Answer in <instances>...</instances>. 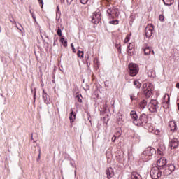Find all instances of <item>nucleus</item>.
<instances>
[{
    "label": "nucleus",
    "mask_w": 179,
    "mask_h": 179,
    "mask_svg": "<svg viewBox=\"0 0 179 179\" xmlns=\"http://www.w3.org/2000/svg\"><path fill=\"white\" fill-rule=\"evenodd\" d=\"M155 153H156L155 148H148L146 150L141 154V159H143V160H150V157L154 155Z\"/></svg>",
    "instance_id": "obj_1"
},
{
    "label": "nucleus",
    "mask_w": 179,
    "mask_h": 179,
    "mask_svg": "<svg viewBox=\"0 0 179 179\" xmlns=\"http://www.w3.org/2000/svg\"><path fill=\"white\" fill-rule=\"evenodd\" d=\"M152 89H153V85L150 83H144L143 85V92L146 97H150L152 95Z\"/></svg>",
    "instance_id": "obj_2"
},
{
    "label": "nucleus",
    "mask_w": 179,
    "mask_h": 179,
    "mask_svg": "<svg viewBox=\"0 0 179 179\" xmlns=\"http://www.w3.org/2000/svg\"><path fill=\"white\" fill-rule=\"evenodd\" d=\"M150 176L152 179H159L162 177V171L159 167L155 166L150 171Z\"/></svg>",
    "instance_id": "obj_3"
},
{
    "label": "nucleus",
    "mask_w": 179,
    "mask_h": 179,
    "mask_svg": "<svg viewBox=\"0 0 179 179\" xmlns=\"http://www.w3.org/2000/svg\"><path fill=\"white\" fill-rule=\"evenodd\" d=\"M129 69L131 76H136V75H138V72L139 71L138 65L134 63L129 64Z\"/></svg>",
    "instance_id": "obj_4"
},
{
    "label": "nucleus",
    "mask_w": 179,
    "mask_h": 179,
    "mask_svg": "<svg viewBox=\"0 0 179 179\" xmlns=\"http://www.w3.org/2000/svg\"><path fill=\"white\" fill-rule=\"evenodd\" d=\"M148 108L150 113H156L157 111V101L151 100L148 104Z\"/></svg>",
    "instance_id": "obj_5"
},
{
    "label": "nucleus",
    "mask_w": 179,
    "mask_h": 179,
    "mask_svg": "<svg viewBox=\"0 0 179 179\" xmlns=\"http://www.w3.org/2000/svg\"><path fill=\"white\" fill-rule=\"evenodd\" d=\"M101 20V14L99 12H95L93 13L92 22L94 24H97Z\"/></svg>",
    "instance_id": "obj_6"
},
{
    "label": "nucleus",
    "mask_w": 179,
    "mask_h": 179,
    "mask_svg": "<svg viewBox=\"0 0 179 179\" xmlns=\"http://www.w3.org/2000/svg\"><path fill=\"white\" fill-rule=\"evenodd\" d=\"M107 13L109 14L110 17L112 19L114 17H118L120 15V11L116 8H109L107 10Z\"/></svg>",
    "instance_id": "obj_7"
},
{
    "label": "nucleus",
    "mask_w": 179,
    "mask_h": 179,
    "mask_svg": "<svg viewBox=\"0 0 179 179\" xmlns=\"http://www.w3.org/2000/svg\"><path fill=\"white\" fill-rule=\"evenodd\" d=\"M153 30H155V27H153V24H148L145 28L146 37H148V38L152 37V35L153 34Z\"/></svg>",
    "instance_id": "obj_8"
},
{
    "label": "nucleus",
    "mask_w": 179,
    "mask_h": 179,
    "mask_svg": "<svg viewBox=\"0 0 179 179\" xmlns=\"http://www.w3.org/2000/svg\"><path fill=\"white\" fill-rule=\"evenodd\" d=\"M170 139L171 140L169 144V148H171V149H177V148H178L179 146L178 139L176 138H171V137H170Z\"/></svg>",
    "instance_id": "obj_9"
},
{
    "label": "nucleus",
    "mask_w": 179,
    "mask_h": 179,
    "mask_svg": "<svg viewBox=\"0 0 179 179\" xmlns=\"http://www.w3.org/2000/svg\"><path fill=\"white\" fill-rule=\"evenodd\" d=\"M166 164H167V159H166L164 157H161L157 161V165L160 169H164V167H166Z\"/></svg>",
    "instance_id": "obj_10"
},
{
    "label": "nucleus",
    "mask_w": 179,
    "mask_h": 179,
    "mask_svg": "<svg viewBox=\"0 0 179 179\" xmlns=\"http://www.w3.org/2000/svg\"><path fill=\"white\" fill-rule=\"evenodd\" d=\"M130 117L134 124V125H141V123L138 122V115L136 114V112L134 110L131 111L130 113Z\"/></svg>",
    "instance_id": "obj_11"
},
{
    "label": "nucleus",
    "mask_w": 179,
    "mask_h": 179,
    "mask_svg": "<svg viewBox=\"0 0 179 179\" xmlns=\"http://www.w3.org/2000/svg\"><path fill=\"white\" fill-rule=\"evenodd\" d=\"M135 45H134V43H129V46L127 47V52L129 54V55H134V52L135 51V48H134Z\"/></svg>",
    "instance_id": "obj_12"
},
{
    "label": "nucleus",
    "mask_w": 179,
    "mask_h": 179,
    "mask_svg": "<svg viewBox=\"0 0 179 179\" xmlns=\"http://www.w3.org/2000/svg\"><path fill=\"white\" fill-rule=\"evenodd\" d=\"M169 127L171 128V131H174L176 129H177V124H176V122L171 121L169 123Z\"/></svg>",
    "instance_id": "obj_13"
},
{
    "label": "nucleus",
    "mask_w": 179,
    "mask_h": 179,
    "mask_svg": "<svg viewBox=\"0 0 179 179\" xmlns=\"http://www.w3.org/2000/svg\"><path fill=\"white\" fill-rule=\"evenodd\" d=\"M108 178H111L114 176V171H113V168H108L106 171Z\"/></svg>",
    "instance_id": "obj_14"
},
{
    "label": "nucleus",
    "mask_w": 179,
    "mask_h": 179,
    "mask_svg": "<svg viewBox=\"0 0 179 179\" xmlns=\"http://www.w3.org/2000/svg\"><path fill=\"white\" fill-rule=\"evenodd\" d=\"M69 120L71 122H73L74 120L76 118V114L73 113V110H71Z\"/></svg>",
    "instance_id": "obj_15"
},
{
    "label": "nucleus",
    "mask_w": 179,
    "mask_h": 179,
    "mask_svg": "<svg viewBox=\"0 0 179 179\" xmlns=\"http://www.w3.org/2000/svg\"><path fill=\"white\" fill-rule=\"evenodd\" d=\"M146 118V115H141L139 117V120H137V122L140 124V125L145 122V119Z\"/></svg>",
    "instance_id": "obj_16"
},
{
    "label": "nucleus",
    "mask_w": 179,
    "mask_h": 179,
    "mask_svg": "<svg viewBox=\"0 0 179 179\" xmlns=\"http://www.w3.org/2000/svg\"><path fill=\"white\" fill-rule=\"evenodd\" d=\"M5 103H6V99L3 95L0 94V106L5 105Z\"/></svg>",
    "instance_id": "obj_17"
},
{
    "label": "nucleus",
    "mask_w": 179,
    "mask_h": 179,
    "mask_svg": "<svg viewBox=\"0 0 179 179\" xmlns=\"http://www.w3.org/2000/svg\"><path fill=\"white\" fill-rule=\"evenodd\" d=\"M146 104H148V102L146 100H143L141 102H140L139 107L141 108V110H143L146 107Z\"/></svg>",
    "instance_id": "obj_18"
},
{
    "label": "nucleus",
    "mask_w": 179,
    "mask_h": 179,
    "mask_svg": "<svg viewBox=\"0 0 179 179\" xmlns=\"http://www.w3.org/2000/svg\"><path fill=\"white\" fill-rule=\"evenodd\" d=\"M164 5L167 6H170V5H173L174 3V0H163Z\"/></svg>",
    "instance_id": "obj_19"
},
{
    "label": "nucleus",
    "mask_w": 179,
    "mask_h": 179,
    "mask_svg": "<svg viewBox=\"0 0 179 179\" xmlns=\"http://www.w3.org/2000/svg\"><path fill=\"white\" fill-rule=\"evenodd\" d=\"M131 178L132 179H141L142 178L141 177V175H139L137 173H133L131 175Z\"/></svg>",
    "instance_id": "obj_20"
},
{
    "label": "nucleus",
    "mask_w": 179,
    "mask_h": 179,
    "mask_svg": "<svg viewBox=\"0 0 179 179\" xmlns=\"http://www.w3.org/2000/svg\"><path fill=\"white\" fill-rule=\"evenodd\" d=\"M134 85L137 89H141V86H142V84H141V83H139L138 80H134Z\"/></svg>",
    "instance_id": "obj_21"
},
{
    "label": "nucleus",
    "mask_w": 179,
    "mask_h": 179,
    "mask_svg": "<svg viewBox=\"0 0 179 179\" xmlns=\"http://www.w3.org/2000/svg\"><path fill=\"white\" fill-rule=\"evenodd\" d=\"M151 52L150 48L147 47L144 49V54L145 55H149Z\"/></svg>",
    "instance_id": "obj_22"
},
{
    "label": "nucleus",
    "mask_w": 179,
    "mask_h": 179,
    "mask_svg": "<svg viewBox=\"0 0 179 179\" xmlns=\"http://www.w3.org/2000/svg\"><path fill=\"white\" fill-rule=\"evenodd\" d=\"M164 152V147H163L162 149L160 148L157 149L158 155H163Z\"/></svg>",
    "instance_id": "obj_23"
},
{
    "label": "nucleus",
    "mask_w": 179,
    "mask_h": 179,
    "mask_svg": "<svg viewBox=\"0 0 179 179\" xmlns=\"http://www.w3.org/2000/svg\"><path fill=\"white\" fill-rule=\"evenodd\" d=\"M175 167L174 165L171 164L169 166L168 170H169V173H171L172 171H174Z\"/></svg>",
    "instance_id": "obj_24"
},
{
    "label": "nucleus",
    "mask_w": 179,
    "mask_h": 179,
    "mask_svg": "<svg viewBox=\"0 0 179 179\" xmlns=\"http://www.w3.org/2000/svg\"><path fill=\"white\" fill-rule=\"evenodd\" d=\"M77 54L79 58H83V55H84L83 51L78 50Z\"/></svg>",
    "instance_id": "obj_25"
},
{
    "label": "nucleus",
    "mask_w": 179,
    "mask_h": 179,
    "mask_svg": "<svg viewBox=\"0 0 179 179\" xmlns=\"http://www.w3.org/2000/svg\"><path fill=\"white\" fill-rule=\"evenodd\" d=\"M43 99L45 101V103L47 102V93L44 92V90L43 91Z\"/></svg>",
    "instance_id": "obj_26"
},
{
    "label": "nucleus",
    "mask_w": 179,
    "mask_h": 179,
    "mask_svg": "<svg viewBox=\"0 0 179 179\" xmlns=\"http://www.w3.org/2000/svg\"><path fill=\"white\" fill-rule=\"evenodd\" d=\"M131 38V34L127 35L124 39V43H128Z\"/></svg>",
    "instance_id": "obj_27"
},
{
    "label": "nucleus",
    "mask_w": 179,
    "mask_h": 179,
    "mask_svg": "<svg viewBox=\"0 0 179 179\" xmlns=\"http://www.w3.org/2000/svg\"><path fill=\"white\" fill-rule=\"evenodd\" d=\"M60 41H61V43H62V44H64V46L66 47L67 42H66V41H65V40L64 39V37H62V38H60Z\"/></svg>",
    "instance_id": "obj_28"
},
{
    "label": "nucleus",
    "mask_w": 179,
    "mask_h": 179,
    "mask_svg": "<svg viewBox=\"0 0 179 179\" xmlns=\"http://www.w3.org/2000/svg\"><path fill=\"white\" fill-rule=\"evenodd\" d=\"M110 24H118V20H112L109 22Z\"/></svg>",
    "instance_id": "obj_29"
},
{
    "label": "nucleus",
    "mask_w": 179,
    "mask_h": 179,
    "mask_svg": "<svg viewBox=\"0 0 179 179\" xmlns=\"http://www.w3.org/2000/svg\"><path fill=\"white\" fill-rule=\"evenodd\" d=\"M57 35L59 36V37H61V36H62V31L61 30V28H58Z\"/></svg>",
    "instance_id": "obj_30"
},
{
    "label": "nucleus",
    "mask_w": 179,
    "mask_h": 179,
    "mask_svg": "<svg viewBox=\"0 0 179 179\" xmlns=\"http://www.w3.org/2000/svg\"><path fill=\"white\" fill-rule=\"evenodd\" d=\"M159 19L160 22H164V15H160L159 16Z\"/></svg>",
    "instance_id": "obj_31"
},
{
    "label": "nucleus",
    "mask_w": 179,
    "mask_h": 179,
    "mask_svg": "<svg viewBox=\"0 0 179 179\" xmlns=\"http://www.w3.org/2000/svg\"><path fill=\"white\" fill-rule=\"evenodd\" d=\"M87 2H89V0H80V3L83 5H86V3H87Z\"/></svg>",
    "instance_id": "obj_32"
},
{
    "label": "nucleus",
    "mask_w": 179,
    "mask_h": 179,
    "mask_svg": "<svg viewBox=\"0 0 179 179\" xmlns=\"http://www.w3.org/2000/svg\"><path fill=\"white\" fill-rule=\"evenodd\" d=\"M30 13L33 17V19L35 20V22H37V20H36V15H34V13L30 10Z\"/></svg>",
    "instance_id": "obj_33"
},
{
    "label": "nucleus",
    "mask_w": 179,
    "mask_h": 179,
    "mask_svg": "<svg viewBox=\"0 0 179 179\" xmlns=\"http://www.w3.org/2000/svg\"><path fill=\"white\" fill-rule=\"evenodd\" d=\"M130 99H131V100H136V96L134 94H131L130 95Z\"/></svg>",
    "instance_id": "obj_34"
},
{
    "label": "nucleus",
    "mask_w": 179,
    "mask_h": 179,
    "mask_svg": "<svg viewBox=\"0 0 179 179\" xmlns=\"http://www.w3.org/2000/svg\"><path fill=\"white\" fill-rule=\"evenodd\" d=\"M154 134L155 135H160V130H159V129L155 130Z\"/></svg>",
    "instance_id": "obj_35"
},
{
    "label": "nucleus",
    "mask_w": 179,
    "mask_h": 179,
    "mask_svg": "<svg viewBox=\"0 0 179 179\" xmlns=\"http://www.w3.org/2000/svg\"><path fill=\"white\" fill-rule=\"evenodd\" d=\"M115 139H117V137L115 136H113L112 137V142H114L115 141Z\"/></svg>",
    "instance_id": "obj_36"
},
{
    "label": "nucleus",
    "mask_w": 179,
    "mask_h": 179,
    "mask_svg": "<svg viewBox=\"0 0 179 179\" xmlns=\"http://www.w3.org/2000/svg\"><path fill=\"white\" fill-rule=\"evenodd\" d=\"M57 16H58V13L59 12V6H57Z\"/></svg>",
    "instance_id": "obj_37"
},
{
    "label": "nucleus",
    "mask_w": 179,
    "mask_h": 179,
    "mask_svg": "<svg viewBox=\"0 0 179 179\" xmlns=\"http://www.w3.org/2000/svg\"><path fill=\"white\" fill-rule=\"evenodd\" d=\"M72 50H73V52L76 53V49H75V48H73Z\"/></svg>",
    "instance_id": "obj_38"
},
{
    "label": "nucleus",
    "mask_w": 179,
    "mask_h": 179,
    "mask_svg": "<svg viewBox=\"0 0 179 179\" xmlns=\"http://www.w3.org/2000/svg\"><path fill=\"white\" fill-rule=\"evenodd\" d=\"M176 87H177V89H179V83H176Z\"/></svg>",
    "instance_id": "obj_39"
},
{
    "label": "nucleus",
    "mask_w": 179,
    "mask_h": 179,
    "mask_svg": "<svg viewBox=\"0 0 179 179\" xmlns=\"http://www.w3.org/2000/svg\"><path fill=\"white\" fill-rule=\"evenodd\" d=\"M71 47L72 48H75V46H73V43H71Z\"/></svg>",
    "instance_id": "obj_40"
},
{
    "label": "nucleus",
    "mask_w": 179,
    "mask_h": 179,
    "mask_svg": "<svg viewBox=\"0 0 179 179\" xmlns=\"http://www.w3.org/2000/svg\"><path fill=\"white\" fill-rule=\"evenodd\" d=\"M39 1V3L43 4V0H38Z\"/></svg>",
    "instance_id": "obj_41"
},
{
    "label": "nucleus",
    "mask_w": 179,
    "mask_h": 179,
    "mask_svg": "<svg viewBox=\"0 0 179 179\" xmlns=\"http://www.w3.org/2000/svg\"><path fill=\"white\" fill-rule=\"evenodd\" d=\"M60 2H65V0H60Z\"/></svg>",
    "instance_id": "obj_42"
},
{
    "label": "nucleus",
    "mask_w": 179,
    "mask_h": 179,
    "mask_svg": "<svg viewBox=\"0 0 179 179\" xmlns=\"http://www.w3.org/2000/svg\"><path fill=\"white\" fill-rule=\"evenodd\" d=\"M152 53L153 54V55H155V51H152Z\"/></svg>",
    "instance_id": "obj_43"
},
{
    "label": "nucleus",
    "mask_w": 179,
    "mask_h": 179,
    "mask_svg": "<svg viewBox=\"0 0 179 179\" xmlns=\"http://www.w3.org/2000/svg\"><path fill=\"white\" fill-rule=\"evenodd\" d=\"M79 101H80V103H82V99H80Z\"/></svg>",
    "instance_id": "obj_44"
},
{
    "label": "nucleus",
    "mask_w": 179,
    "mask_h": 179,
    "mask_svg": "<svg viewBox=\"0 0 179 179\" xmlns=\"http://www.w3.org/2000/svg\"><path fill=\"white\" fill-rule=\"evenodd\" d=\"M57 20H59V18H57Z\"/></svg>",
    "instance_id": "obj_45"
},
{
    "label": "nucleus",
    "mask_w": 179,
    "mask_h": 179,
    "mask_svg": "<svg viewBox=\"0 0 179 179\" xmlns=\"http://www.w3.org/2000/svg\"><path fill=\"white\" fill-rule=\"evenodd\" d=\"M1 27H0V33H1Z\"/></svg>",
    "instance_id": "obj_46"
},
{
    "label": "nucleus",
    "mask_w": 179,
    "mask_h": 179,
    "mask_svg": "<svg viewBox=\"0 0 179 179\" xmlns=\"http://www.w3.org/2000/svg\"><path fill=\"white\" fill-rule=\"evenodd\" d=\"M169 100H170V97L168 96Z\"/></svg>",
    "instance_id": "obj_47"
},
{
    "label": "nucleus",
    "mask_w": 179,
    "mask_h": 179,
    "mask_svg": "<svg viewBox=\"0 0 179 179\" xmlns=\"http://www.w3.org/2000/svg\"><path fill=\"white\" fill-rule=\"evenodd\" d=\"M41 8H43V4L41 5Z\"/></svg>",
    "instance_id": "obj_48"
}]
</instances>
